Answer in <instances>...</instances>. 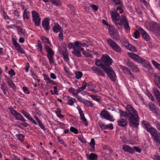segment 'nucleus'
Masks as SVG:
<instances>
[{
	"label": "nucleus",
	"instance_id": "obj_1",
	"mask_svg": "<svg viewBox=\"0 0 160 160\" xmlns=\"http://www.w3.org/2000/svg\"><path fill=\"white\" fill-rule=\"evenodd\" d=\"M127 111L118 110L120 115L128 120L129 123L132 126L137 127L138 123L139 116L138 112L131 105H127L126 107Z\"/></svg>",
	"mask_w": 160,
	"mask_h": 160
},
{
	"label": "nucleus",
	"instance_id": "obj_2",
	"mask_svg": "<svg viewBox=\"0 0 160 160\" xmlns=\"http://www.w3.org/2000/svg\"><path fill=\"white\" fill-rule=\"evenodd\" d=\"M110 13L112 21L118 28L122 27V22L120 16L116 11H111Z\"/></svg>",
	"mask_w": 160,
	"mask_h": 160
},
{
	"label": "nucleus",
	"instance_id": "obj_3",
	"mask_svg": "<svg viewBox=\"0 0 160 160\" xmlns=\"http://www.w3.org/2000/svg\"><path fill=\"white\" fill-rule=\"evenodd\" d=\"M102 69L106 72L110 80L114 82L116 80V75L112 68L109 65L102 66Z\"/></svg>",
	"mask_w": 160,
	"mask_h": 160
},
{
	"label": "nucleus",
	"instance_id": "obj_4",
	"mask_svg": "<svg viewBox=\"0 0 160 160\" xmlns=\"http://www.w3.org/2000/svg\"><path fill=\"white\" fill-rule=\"evenodd\" d=\"M77 41H75L73 43L69 42L67 45V48L70 49L72 48L73 51H72V53L76 57L81 58L82 54L81 52L78 50L77 45Z\"/></svg>",
	"mask_w": 160,
	"mask_h": 160
},
{
	"label": "nucleus",
	"instance_id": "obj_5",
	"mask_svg": "<svg viewBox=\"0 0 160 160\" xmlns=\"http://www.w3.org/2000/svg\"><path fill=\"white\" fill-rule=\"evenodd\" d=\"M141 122L143 128L148 132L150 133L152 137H153L157 134V130L154 128L152 127L148 122L143 121Z\"/></svg>",
	"mask_w": 160,
	"mask_h": 160
},
{
	"label": "nucleus",
	"instance_id": "obj_6",
	"mask_svg": "<svg viewBox=\"0 0 160 160\" xmlns=\"http://www.w3.org/2000/svg\"><path fill=\"white\" fill-rule=\"evenodd\" d=\"M44 48L47 53V57L50 63L51 64H53L54 62L53 58L54 54V52L48 45H45Z\"/></svg>",
	"mask_w": 160,
	"mask_h": 160
},
{
	"label": "nucleus",
	"instance_id": "obj_7",
	"mask_svg": "<svg viewBox=\"0 0 160 160\" xmlns=\"http://www.w3.org/2000/svg\"><path fill=\"white\" fill-rule=\"evenodd\" d=\"M128 55L132 59L138 63H141L142 65H144V63L146 62L145 60L142 58L135 53L132 52H128Z\"/></svg>",
	"mask_w": 160,
	"mask_h": 160
},
{
	"label": "nucleus",
	"instance_id": "obj_8",
	"mask_svg": "<svg viewBox=\"0 0 160 160\" xmlns=\"http://www.w3.org/2000/svg\"><path fill=\"white\" fill-rule=\"evenodd\" d=\"M32 20L35 25L39 26L41 24V18L39 14L35 10L32 12Z\"/></svg>",
	"mask_w": 160,
	"mask_h": 160
},
{
	"label": "nucleus",
	"instance_id": "obj_9",
	"mask_svg": "<svg viewBox=\"0 0 160 160\" xmlns=\"http://www.w3.org/2000/svg\"><path fill=\"white\" fill-rule=\"evenodd\" d=\"M108 29L110 36L113 40H117L119 39L118 32L113 26H111Z\"/></svg>",
	"mask_w": 160,
	"mask_h": 160
},
{
	"label": "nucleus",
	"instance_id": "obj_10",
	"mask_svg": "<svg viewBox=\"0 0 160 160\" xmlns=\"http://www.w3.org/2000/svg\"><path fill=\"white\" fill-rule=\"evenodd\" d=\"M107 42L110 46L112 49L118 52L121 51V48L111 38H109L107 40Z\"/></svg>",
	"mask_w": 160,
	"mask_h": 160
},
{
	"label": "nucleus",
	"instance_id": "obj_11",
	"mask_svg": "<svg viewBox=\"0 0 160 160\" xmlns=\"http://www.w3.org/2000/svg\"><path fill=\"white\" fill-rule=\"evenodd\" d=\"M100 116L101 117H103L104 118L110 121L113 122L114 121V119L113 117L110 115L108 111L106 110L105 109H103L101 112Z\"/></svg>",
	"mask_w": 160,
	"mask_h": 160
},
{
	"label": "nucleus",
	"instance_id": "obj_12",
	"mask_svg": "<svg viewBox=\"0 0 160 160\" xmlns=\"http://www.w3.org/2000/svg\"><path fill=\"white\" fill-rule=\"evenodd\" d=\"M9 109L11 113L16 118V119L22 121H26V120L23 116L19 113L17 112L12 107L9 108Z\"/></svg>",
	"mask_w": 160,
	"mask_h": 160
},
{
	"label": "nucleus",
	"instance_id": "obj_13",
	"mask_svg": "<svg viewBox=\"0 0 160 160\" xmlns=\"http://www.w3.org/2000/svg\"><path fill=\"white\" fill-rule=\"evenodd\" d=\"M146 25L148 29L152 31L153 32H155L157 31V28H159V27L157 23L153 22H149L146 24Z\"/></svg>",
	"mask_w": 160,
	"mask_h": 160
},
{
	"label": "nucleus",
	"instance_id": "obj_14",
	"mask_svg": "<svg viewBox=\"0 0 160 160\" xmlns=\"http://www.w3.org/2000/svg\"><path fill=\"white\" fill-rule=\"evenodd\" d=\"M77 108L78 111L80 115V119L85 126H88V123L87 121V119L85 117L84 115L82 109L79 107H77Z\"/></svg>",
	"mask_w": 160,
	"mask_h": 160
},
{
	"label": "nucleus",
	"instance_id": "obj_15",
	"mask_svg": "<svg viewBox=\"0 0 160 160\" xmlns=\"http://www.w3.org/2000/svg\"><path fill=\"white\" fill-rule=\"evenodd\" d=\"M12 43L15 49L18 52L22 53H24L25 51L23 50L20 44L17 42L15 39L12 38Z\"/></svg>",
	"mask_w": 160,
	"mask_h": 160
},
{
	"label": "nucleus",
	"instance_id": "obj_16",
	"mask_svg": "<svg viewBox=\"0 0 160 160\" xmlns=\"http://www.w3.org/2000/svg\"><path fill=\"white\" fill-rule=\"evenodd\" d=\"M120 68L123 72L129 78L134 79V77L130 71L126 67L123 65H120Z\"/></svg>",
	"mask_w": 160,
	"mask_h": 160
},
{
	"label": "nucleus",
	"instance_id": "obj_17",
	"mask_svg": "<svg viewBox=\"0 0 160 160\" xmlns=\"http://www.w3.org/2000/svg\"><path fill=\"white\" fill-rule=\"evenodd\" d=\"M102 61L104 63L111 65L112 63V60L107 54L102 55L101 58Z\"/></svg>",
	"mask_w": 160,
	"mask_h": 160
},
{
	"label": "nucleus",
	"instance_id": "obj_18",
	"mask_svg": "<svg viewBox=\"0 0 160 160\" xmlns=\"http://www.w3.org/2000/svg\"><path fill=\"white\" fill-rule=\"evenodd\" d=\"M138 29L140 32L141 35L144 40L146 41H149V36L147 32L144 30L142 28L139 27Z\"/></svg>",
	"mask_w": 160,
	"mask_h": 160
},
{
	"label": "nucleus",
	"instance_id": "obj_19",
	"mask_svg": "<svg viewBox=\"0 0 160 160\" xmlns=\"http://www.w3.org/2000/svg\"><path fill=\"white\" fill-rule=\"evenodd\" d=\"M122 22L123 25L125 29L127 32L130 31V28L129 26V23L127 21L126 17L124 16H122Z\"/></svg>",
	"mask_w": 160,
	"mask_h": 160
},
{
	"label": "nucleus",
	"instance_id": "obj_20",
	"mask_svg": "<svg viewBox=\"0 0 160 160\" xmlns=\"http://www.w3.org/2000/svg\"><path fill=\"white\" fill-rule=\"evenodd\" d=\"M152 92L160 107V92L156 88H155L153 89Z\"/></svg>",
	"mask_w": 160,
	"mask_h": 160
},
{
	"label": "nucleus",
	"instance_id": "obj_21",
	"mask_svg": "<svg viewBox=\"0 0 160 160\" xmlns=\"http://www.w3.org/2000/svg\"><path fill=\"white\" fill-rule=\"evenodd\" d=\"M91 69L93 72L98 75L103 76L104 75V72L99 68L96 66H93L91 68Z\"/></svg>",
	"mask_w": 160,
	"mask_h": 160
},
{
	"label": "nucleus",
	"instance_id": "obj_22",
	"mask_svg": "<svg viewBox=\"0 0 160 160\" xmlns=\"http://www.w3.org/2000/svg\"><path fill=\"white\" fill-rule=\"evenodd\" d=\"M22 17L24 21L28 22L31 17L30 12L27 9H25L23 12Z\"/></svg>",
	"mask_w": 160,
	"mask_h": 160
},
{
	"label": "nucleus",
	"instance_id": "obj_23",
	"mask_svg": "<svg viewBox=\"0 0 160 160\" xmlns=\"http://www.w3.org/2000/svg\"><path fill=\"white\" fill-rule=\"evenodd\" d=\"M52 30L54 33H57L60 32V31L62 30L63 29L58 23H54L53 24Z\"/></svg>",
	"mask_w": 160,
	"mask_h": 160
},
{
	"label": "nucleus",
	"instance_id": "obj_24",
	"mask_svg": "<svg viewBox=\"0 0 160 160\" xmlns=\"http://www.w3.org/2000/svg\"><path fill=\"white\" fill-rule=\"evenodd\" d=\"M42 25L44 29L48 31L50 29L49 22L47 19H45L42 21Z\"/></svg>",
	"mask_w": 160,
	"mask_h": 160
},
{
	"label": "nucleus",
	"instance_id": "obj_25",
	"mask_svg": "<svg viewBox=\"0 0 160 160\" xmlns=\"http://www.w3.org/2000/svg\"><path fill=\"white\" fill-rule=\"evenodd\" d=\"M122 149L124 151L128 152L130 153L134 152V150L131 147L127 145H124L123 146Z\"/></svg>",
	"mask_w": 160,
	"mask_h": 160
},
{
	"label": "nucleus",
	"instance_id": "obj_26",
	"mask_svg": "<svg viewBox=\"0 0 160 160\" xmlns=\"http://www.w3.org/2000/svg\"><path fill=\"white\" fill-rule=\"evenodd\" d=\"M77 45L78 50L81 53V51H83L84 49L82 47H88L85 43H82L79 41H77Z\"/></svg>",
	"mask_w": 160,
	"mask_h": 160
},
{
	"label": "nucleus",
	"instance_id": "obj_27",
	"mask_svg": "<svg viewBox=\"0 0 160 160\" xmlns=\"http://www.w3.org/2000/svg\"><path fill=\"white\" fill-rule=\"evenodd\" d=\"M62 53L63 57L64 60L66 62H68L69 61V58L68 57V52L66 49H64L62 51Z\"/></svg>",
	"mask_w": 160,
	"mask_h": 160
},
{
	"label": "nucleus",
	"instance_id": "obj_28",
	"mask_svg": "<svg viewBox=\"0 0 160 160\" xmlns=\"http://www.w3.org/2000/svg\"><path fill=\"white\" fill-rule=\"evenodd\" d=\"M86 156L89 160H97L98 158V155L93 153L86 154Z\"/></svg>",
	"mask_w": 160,
	"mask_h": 160
},
{
	"label": "nucleus",
	"instance_id": "obj_29",
	"mask_svg": "<svg viewBox=\"0 0 160 160\" xmlns=\"http://www.w3.org/2000/svg\"><path fill=\"white\" fill-rule=\"evenodd\" d=\"M118 125L121 127H124L126 126L127 124V120L123 118H120L117 121Z\"/></svg>",
	"mask_w": 160,
	"mask_h": 160
},
{
	"label": "nucleus",
	"instance_id": "obj_30",
	"mask_svg": "<svg viewBox=\"0 0 160 160\" xmlns=\"http://www.w3.org/2000/svg\"><path fill=\"white\" fill-rule=\"evenodd\" d=\"M155 82L157 87L160 88V77L157 74H154Z\"/></svg>",
	"mask_w": 160,
	"mask_h": 160
},
{
	"label": "nucleus",
	"instance_id": "obj_31",
	"mask_svg": "<svg viewBox=\"0 0 160 160\" xmlns=\"http://www.w3.org/2000/svg\"><path fill=\"white\" fill-rule=\"evenodd\" d=\"M6 82L11 88H12L14 90H16V86L12 80L7 79L6 81Z\"/></svg>",
	"mask_w": 160,
	"mask_h": 160
},
{
	"label": "nucleus",
	"instance_id": "obj_32",
	"mask_svg": "<svg viewBox=\"0 0 160 160\" xmlns=\"http://www.w3.org/2000/svg\"><path fill=\"white\" fill-rule=\"evenodd\" d=\"M95 140L93 138H92L91 139L90 142L89 143V145L91 147L90 151L91 152H93L95 151Z\"/></svg>",
	"mask_w": 160,
	"mask_h": 160
},
{
	"label": "nucleus",
	"instance_id": "obj_33",
	"mask_svg": "<svg viewBox=\"0 0 160 160\" xmlns=\"http://www.w3.org/2000/svg\"><path fill=\"white\" fill-rule=\"evenodd\" d=\"M49 1L52 4L56 6H60L62 4V3L60 0H49Z\"/></svg>",
	"mask_w": 160,
	"mask_h": 160
},
{
	"label": "nucleus",
	"instance_id": "obj_34",
	"mask_svg": "<svg viewBox=\"0 0 160 160\" xmlns=\"http://www.w3.org/2000/svg\"><path fill=\"white\" fill-rule=\"evenodd\" d=\"M83 103L85 106L87 107H92L93 106L92 103L91 101L86 99L84 100Z\"/></svg>",
	"mask_w": 160,
	"mask_h": 160
},
{
	"label": "nucleus",
	"instance_id": "obj_35",
	"mask_svg": "<svg viewBox=\"0 0 160 160\" xmlns=\"http://www.w3.org/2000/svg\"><path fill=\"white\" fill-rule=\"evenodd\" d=\"M17 138L21 142H23L25 136L22 134H18L16 135Z\"/></svg>",
	"mask_w": 160,
	"mask_h": 160
},
{
	"label": "nucleus",
	"instance_id": "obj_36",
	"mask_svg": "<svg viewBox=\"0 0 160 160\" xmlns=\"http://www.w3.org/2000/svg\"><path fill=\"white\" fill-rule=\"evenodd\" d=\"M126 48L132 52H136L137 51V49L132 45L130 44H129Z\"/></svg>",
	"mask_w": 160,
	"mask_h": 160
},
{
	"label": "nucleus",
	"instance_id": "obj_37",
	"mask_svg": "<svg viewBox=\"0 0 160 160\" xmlns=\"http://www.w3.org/2000/svg\"><path fill=\"white\" fill-rule=\"evenodd\" d=\"M75 77L77 79H79L81 78L82 76V73L80 71H76L74 72Z\"/></svg>",
	"mask_w": 160,
	"mask_h": 160
},
{
	"label": "nucleus",
	"instance_id": "obj_38",
	"mask_svg": "<svg viewBox=\"0 0 160 160\" xmlns=\"http://www.w3.org/2000/svg\"><path fill=\"white\" fill-rule=\"evenodd\" d=\"M121 42L122 45L126 48L127 47L129 44L125 37H123L121 39Z\"/></svg>",
	"mask_w": 160,
	"mask_h": 160
},
{
	"label": "nucleus",
	"instance_id": "obj_39",
	"mask_svg": "<svg viewBox=\"0 0 160 160\" xmlns=\"http://www.w3.org/2000/svg\"><path fill=\"white\" fill-rule=\"evenodd\" d=\"M152 137L157 144H160V135H158L157 134Z\"/></svg>",
	"mask_w": 160,
	"mask_h": 160
},
{
	"label": "nucleus",
	"instance_id": "obj_40",
	"mask_svg": "<svg viewBox=\"0 0 160 160\" xmlns=\"http://www.w3.org/2000/svg\"><path fill=\"white\" fill-rule=\"evenodd\" d=\"M151 62L155 67L160 71V64L154 60H152Z\"/></svg>",
	"mask_w": 160,
	"mask_h": 160
},
{
	"label": "nucleus",
	"instance_id": "obj_41",
	"mask_svg": "<svg viewBox=\"0 0 160 160\" xmlns=\"http://www.w3.org/2000/svg\"><path fill=\"white\" fill-rule=\"evenodd\" d=\"M76 101V100L75 99L72 98H70L67 102V104L71 106H72L74 104V102H75Z\"/></svg>",
	"mask_w": 160,
	"mask_h": 160
},
{
	"label": "nucleus",
	"instance_id": "obj_42",
	"mask_svg": "<svg viewBox=\"0 0 160 160\" xmlns=\"http://www.w3.org/2000/svg\"><path fill=\"white\" fill-rule=\"evenodd\" d=\"M89 96L91 97L94 100H95L97 102H99L100 101V99L99 98V96L94 95L93 94H90L89 95Z\"/></svg>",
	"mask_w": 160,
	"mask_h": 160
},
{
	"label": "nucleus",
	"instance_id": "obj_43",
	"mask_svg": "<svg viewBox=\"0 0 160 160\" xmlns=\"http://www.w3.org/2000/svg\"><path fill=\"white\" fill-rule=\"evenodd\" d=\"M21 112L28 119L31 117L30 116V114L29 113L23 110H21Z\"/></svg>",
	"mask_w": 160,
	"mask_h": 160
},
{
	"label": "nucleus",
	"instance_id": "obj_44",
	"mask_svg": "<svg viewBox=\"0 0 160 160\" xmlns=\"http://www.w3.org/2000/svg\"><path fill=\"white\" fill-rule=\"evenodd\" d=\"M68 91L69 92L71 93L73 95L75 96L78 94L76 92V90H75L72 88H70L68 89Z\"/></svg>",
	"mask_w": 160,
	"mask_h": 160
},
{
	"label": "nucleus",
	"instance_id": "obj_45",
	"mask_svg": "<svg viewBox=\"0 0 160 160\" xmlns=\"http://www.w3.org/2000/svg\"><path fill=\"white\" fill-rule=\"evenodd\" d=\"M37 49L40 52L42 51V47L41 44V42L40 41H38L37 45H36Z\"/></svg>",
	"mask_w": 160,
	"mask_h": 160
},
{
	"label": "nucleus",
	"instance_id": "obj_46",
	"mask_svg": "<svg viewBox=\"0 0 160 160\" xmlns=\"http://www.w3.org/2000/svg\"><path fill=\"white\" fill-rule=\"evenodd\" d=\"M70 131L75 134H77L78 133V130L75 128L73 127H71L70 128Z\"/></svg>",
	"mask_w": 160,
	"mask_h": 160
},
{
	"label": "nucleus",
	"instance_id": "obj_47",
	"mask_svg": "<svg viewBox=\"0 0 160 160\" xmlns=\"http://www.w3.org/2000/svg\"><path fill=\"white\" fill-rule=\"evenodd\" d=\"M112 1L116 5H118L119 7H122V5L120 0H112Z\"/></svg>",
	"mask_w": 160,
	"mask_h": 160
},
{
	"label": "nucleus",
	"instance_id": "obj_48",
	"mask_svg": "<svg viewBox=\"0 0 160 160\" xmlns=\"http://www.w3.org/2000/svg\"><path fill=\"white\" fill-rule=\"evenodd\" d=\"M95 64L97 66H101L102 67V66H105V65H104L103 64H102V62L99 59H96V61L95 62Z\"/></svg>",
	"mask_w": 160,
	"mask_h": 160
},
{
	"label": "nucleus",
	"instance_id": "obj_49",
	"mask_svg": "<svg viewBox=\"0 0 160 160\" xmlns=\"http://www.w3.org/2000/svg\"><path fill=\"white\" fill-rule=\"evenodd\" d=\"M17 29L18 31V33L19 34H23L24 32V30H23L21 27L19 26L17 27Z\"/></svg>",
	"mask_w": 160,
	"mask_h": 160
},
{
	"label": "nucleus",
	"instance_id": "obj_50",
	"mask_svg": "<svg viewBox=\"0 0 160 160\" xmlns=\"http://www.w3.org/2000/svg\"><path fill=\"white\" fill-rule=\"evenodd\" d=\"M63 30L60 31V32H59V34H58V37L60 40L62 41L63 39Z\"/></svg>",
	"mask_w": 160,
	"mask_h": 160
},
{
	"label": "nucleus",
	"instance_id": "obj_51",
	"mask_svg": "<svg viewBox=\"0 0 160 160\" xmlns=\"http://www.w3.org/2000/svg\"><path fill=\"white\" fill-rule=\"evenodd\" d=\"M77 99L79 101L81 102H83L85 99L83 98L81 96H80L78 94L76 95Z\"/></svg>",
	"mask_w": 160,
	"mask_h": 160
},
{
	"label": "nucleus",
	"instance_id": "obj_52",
	"mask_svg": "<svg viewBox=\"0 0 160 160\" xmlns=\"http://www.w3.org/2000/svg\"><path fill=\"white\" fill-rule=\"evenodd\" d=\"M133 37L135 39H137L140 36V32L138 30H136L134 32L133 35Z\"/></svg>",
	"mask_w": 160,
	"mask_h": 160
},
{
	"label": "nucleus",
	"instance_id": "obj_53",
	"mask_svg": "<svg viewBox=\"0 0 160 160\" xmlns=\"http://www.w3.org/2000/svg\"><path fill=\"white\" fill-rule=\"evenodd\" d=\"M99 124L100 128L102 130L106 129V125L104 124L102 122H99Z\"/></svg>",
	"mask_w": 160,
	"mask_h": 160
},
{
	"label": "nucleus",
	"instance_id": "obj_54",
	"mask_svg": "<svg viewBox=\"0 0 160 160\" xmlns=\"http://www.w3.org/2000/svg\"><path fill=\"white\" fill-rule=\"evenodd\" d=\"M82 51V54L85 56L87 57H90L91 56V55L90 54L88 51L86 50L84 51V50Z\"/></svg>",
	"mask_w": 160,
	"mask_h": 160
},
{
	"label": "nucleus",
	"instance_id": "obj_55",
	"mask_svg": "<svg viewBox=\"0 0 160 160\" xmlns=\"http://www.w3.org/2000/svg\"><path fill=\"white\" fill-rule=\"evenodd\" d=\"M8 73L12 77L15 75L16 74V73L14 72V70L12 69H11V70L8 71Z\"/></svg>",
	"mask_w": 160,
	"mask_h": 160
},
{
	"label": "nucleus",
	"instance_id": "obj_56",
	"mask_svg": "<svg viewBox=\"0 0 160 160\" xmlns=\"http://www.w3.org/2000/svg\"><path fill=\"white\" fill-rule=\"evenodd\" d=\"M148 106L150 109L152 111L154 110L155 108V105L152 102H149V103Z\"/></svg>",
	"mask_w": 160,
	"mask_h": 160
},
{
	"label": "nucleus",
	"instance_id": "obj_57",
	"mask_svg": "<svg viewBox=\"0 0 160 160\" xmlns=\"http://www.w3.org/2000/svg\"><path fill=\"white\" fill-rule=\"evenodd\" d=\"M122 7H119V6L118 7L116 8V10H117L116 12H117L118 13V12H119L120 13H122L123 12V10L122 8Z\"/></svg>",
	"mask_w": 160,
	"mask_h": 160
},
{
	"label": "nucleus",
	"instance_id": "obj_58",
	"mask_svg": "<svg viewBox=\"0 0 160 160\" xmlns=\"http://www.w3.org/2000/svg\"><path fill=\"white\" fill-rule=\"evenodd\" d=\"M57 138L58 142L59 143L64 145L65 146H67L64 143V142L62 139L59 137H58Z\"/></svg>",
	"mask_w": 160,
	"mask_h": 160
},
{
	"label": "nucleus",
	"instance_id": "obj_59",
	"mask_svg": "<svg viewBox=\"0 0 160 160\" xmlns=\"http://www.w3.org/2000/svg\"><path fill=\"white\" fill-rule=\"evenodd\" d=\"M147 96L148 97V98L150 99H151L152 101H153L154 100V98L152 95V94H151V93L150 92L147 91Z\"/></svg>",
	"mask_w": 160,
	"mask_h": 160
},
{
	"label": "nucleus",
	"instance_id": "obj_60",
	"mask_svg": "<svg viewBox=\"0 0 160 160\" xmlns=\"http://www.w3.org/2000/svg\"><path fill=\"white\" fill-rule=\"evenodd\" d=\"M102 21L104 24L106 25L107 26V27L108 28V29L110 28L111 26H112L113 25H111L108 23L107 22L105 21L104 19H102Z\"/></svg>",
	"mask_w": 160,
	"mask_h": 160
},
{
	"label": "nucleus",
	"instance_id": "obj_61",
	"mask_svg": "<svg viewBox=\"0 0 160 160\" xmlns=\"http://www.w3.org/2000/svg\"><path fill=\"white\" fill-rule=\"evenodd\" d=\"M38 125L43 130L45 131V129L44 127V125L42 124V122H41V121H39L38 122Z\"/></svg>",
	"mask_w": 160,
	"mask_h": 160
},
{
	"label": "nucleus",
	"instance_id": "obj_62",
	"mask_svg": "<svg viewBox=\"0 0 160 160\" xmlns=\"http://www.w3.org/2000/svg\"><path fill=\"white\" fill-rule=\"evenodd\" d=\"M109 128L112 130L113 129V125L112 124H108L106 125V129Z\"/></svg>",
	"mask_w": 160,
	"mask_h": 160
},
{
	"label": "nucleus",
	"instance_id": "obj_63",
	"mask_svg": "<svg viewBox=\"0 0 160 160\" xmlns=\"http://www.w3.org/2000/svg\"><path fill=\"white\" fill-rule=\"evenodd\" d=\"M22 90L24 92L27 94H29L30 93L29 92L27 88V87L25 86L23 87L22 88Z\"/></svg>",
	"mask_w": 160,
	"mask_h": 160
},
{
	"label": "nucleus",
	"instance_id": "obj_64",
	"mask_svg": "<svg viewBox=\"0 0 160 160\" xmlns=\"http://www.w3.org/2000/svg\"><path fill=\"white\" fill-rule=\"evenodd\" d=\"M152 158L154 160H160V156L158 155H154L152 156Z\"/></svg>",
	"mask_w": 160,
	"mask_h": 160
}]
</instances>
